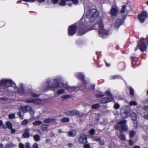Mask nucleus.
I'll return each instance as SVG.
<instances>
[{
  "label": "nucleus",
  "instance_id": "37998d69",
  "mask_svg": "<svg viewBox=\"0 0 148 148\" xmlns=\"http://www.w3.org/2000/svg\"><path fill=\"white\" fill-rule=\"evenodd\" d=\"M126 6L125 5H123L122 6V9L120 11V12L121 13H123L125 11V9L126 8Z\"/></svg>",
  "mask_w": 148,
  "mask_h": 148
},
{
  "label": "nucleus",
  "instance_id": "412c9836",
  "mask_svg": "<svg viewBox=\"0 0 148 148\" xmlns=\"http://www.w3.org/2000/svg\"><path fill=\"white\" fill-rule=\"evenodd\" d=\"M105 95H106L107 96L109 97L108 98H113V100H114V97L110 93V90H107L105 92Z\"/></svg>",
  "mask_w": 148,
  "mask_h": 148
},
{
  "label": "nucleus",
  "instance_id": "9b49d317",
  "mask_svg": "<svg viewBox=\"0 0 148 148\" xmlns=\"http://www.w3.org/2000/svg\"><path fill=\"white\" fill-rule=\"evenodd\" d=\"M118 9L117 6H112L110 11L111 15L113 16H116L117 14Z\"/></svg>",
  "mask_w": 148,
  "mask_h": 148
},
{
  "label": "nucleus",
  "instance_id": "393cba45",
  "mask_svg": "<svg viewBox=\"0 0 148 148\" xmlns=\"http://www.w3.org/2000/svg\"><path fill=\"white\" fill-rule=\"evenodd\" d=\"M127 123V121L125 120H121L119 121V122L118 123V124L122 126H123L126 125Z\"/></svg>",
  "mask_w": 148,
  "mask_h": 148
},
{
  "label": "nucleus",
  "instance_id": "8fccbe9b",
  "mask_svg": "<svg viewBox=\"0 0 148 148\" xmlns=\"http://www.w3.org/2000/svg\"><path fill=\"white\" fill-rule=\"evenodd\" d=\"M25 102L28 103H33V99H27L25 100Z\"/></svg>",
  "mask_w": 148,
  "mask_h": 148
},
{
  "label": "nucleus",
  "instance_id": "4468645a",
  "mask_svg": "<svg viewBox=\"0 0 148 148\" xmlns=\"http://www.w3.org/2000/svg\"><path fill=\"white\" fill-rule=\"evenodd\" d=\"M75 76L78 79L81 80L82 82H85L86 81L85 79L84 75L82 73H79L75 75Z\"/></svg>",
  "mask_w": 148,
  "mask_h": 148
},
{
  "label": "nucleus",
  "instance_id": "6e6552de",
  "mask_svg": "<svg viewBox=\"0 0 148 148\" xmlns=\"http://www.w3.org/2000/svg\"><path fill=\"white\" fill-rule=\"evenodd\" d=\"M147 14L145 11L142 12L139 14V22L143 23L145 21V19L147 18Z\"/></svg>",
  "mask_w": 148,
  "mask_h": 148
},
{
  "label": "nucleus",
  "instance_id": "864d4df0",
  "mask_svg": "<svg viewBox=\"0 0 148 148\" xmlns=\"http://www.w3.org/2000/svg\"><path fill=\"white\" fill-rule=\"evenodd\" d=\"M83 147L84 148H90V146L89 144H87L86 143L84 144Z\"/></svg>",
  "mask_w": 148,
  "mask_h": 148
},
{
  "label": "nucleus",
  "instance_id": "13d9d810",
  "mask_svg": "<svg viewBox=\"0 0 148 148\" xmlns=\"http://www.w3.org/2000/svg\"><path fill=\"white\" fill-rule=\"evenodd\" d=\"M13 144L12 143L7 144L5 148H11V147L12 146Z\"/></svg>",
  "mask_w": 148,
  "mask_h": 148
},
{
  "label": "nucleus",
  "instance_id": "cd10ccee",
  "mask_svg": "<svg viewBox=\"0 0 148 148\" xmlns=\"http://www.w3.org/2000/svg\"><path fill=\"white\" fill-rule=\"evenodd\" d=\"M42 122L40 121H36L33 123V124L35 126H37L41 124Z\"/></svg>",
  "mask_w": 148,
  "mask_h": 148
},
{
  "label": "nucleus",
  "instance_id": "052dcab7",
  "mask_svg": "<svg viewBox=\"0 0 148 148\" xmlns=\"http://www.w3.org/2000/svg\"><path fill=\"white\" fill-rule=\"evenodd\" d=\"M106 66L108 67H109L110 66V64L108 63L106 60L104 61Z\"/></svg>",
  "mask_w": 148,
  "mask_h": 148
},
{
  "label": "nucleus",
  "instance_id": "49530a36",
  "mask_svg": "<svg viewBox=\"0 0 148 148\" xmlns=\"http://www.w3.org/2000/svg\"><path fill=\"white\" fill-rule=\"evenodd\" d=\"M105 95V94H98L96 95L95 97L97 98H99L102 97Z\"/></svg>",
  "mask_w": 148,
  "mask_h": 148
},
{
  "label": "nucleus",
  "instance_id": "2eb2a0df",
  "mask_svg": "<svg viewBox=\"0 0 148 148\" xmlns=\"http://www.w3.org/2000/svg\"><path fill=\"white\" fill-rule=\"evenodd\" d=\"M71 116H73L76 115L78 117H81L83 115H81L79 111L76 110H72L70 111Z\"/></svg>",
  "mask_w": 148,
  "mask_h": 148
},
{
  "label": "nucleus",
  "instance_id": "f257e3e1",
  "mask_svg": "<svg viewBox=\"0 0 148 148\" xmlns=\"http://www.w3.org/2000/svg\"><path fill=\"white\" fill-rule=\"evenodd\" d=\"M88 23V22L82 23L78 29V36L83 35L89 31L94 29L97 30L98 28L99 36L103 38L106 37L107 33L106 30L104 29V25L102 21L101 20L97 21L95 24L91 28L88 27L87 25Z\"/></svg>",
  "mask_w": 148,
  "mask_h": 148
},
{
  "label": "nucleus",
  "instance_id": "0e129e2a",
  "mask_svg": "<svg viewBox=\"0 0 148 148\" xmlns=\"http://www.w3.org/2000/svg\"><path fill=\"white\" fill-rule=\"evenodd\" d=\"M139 49V42H137V45L136 48H135L134 51H136Z\"/></svg>",
  "mask_w": 148,
  "mask_h": 148
},
{
  "label": "nucleus",
  "instance_id": "a878e982",
  "mask_svg": "<svg viewBox=\"0 0 148 148\" xmlns=\"http://www.w3.org/2000/svg\"><path fill=\"white\" fill-rule=\"evenodd\" d=\"M49 126V125L43 124L42 125V131H48V127Z\"/></svg>",
  "mask_w": 148,
  "mask_h": 148
},
{
  "label": "nucleus",
  "instance_id": "dca6fc26",
  "mask_svg": "<svg viewBox=\"0 0 148 148\" xmlns=\"http://www.w3.org/2000/svg\"><path fill=\"white\" fill-rule=\"evenodd\" d=\"M29 130L28 128H26L24 130V133L22 134V137L23 138H28L30 136L29 132Z\"/></svg>",
  "mask_w": 148,
  "mask_h": 148
},
{
  "label": "nucleus",
  "instance_id": "ddd939ff",
  "mask_svg": "<svg viewBox=\"0 0 148 148\" xmlns=\"http://www.w3.org/2000/svg\"><path fill=\"white\" fill-rule=\"evenodd\" d=\"M131 119L134 123V127L136 128L137 126V121L136 115L135 113H133L131 114Z\"/></svg>",
  "mask_w": 148,
  "mask_h": 148
},
{
  "label": "nucleus",
  "instance_id": "f704fd0d",
  "mask_svg": "<svg viewBox=\"0 0 148 148\" xmlns=\"http://www.w3.org/2000/svg\"><path fill=\"white\" fill-rule=\"evenodd\" d=\"M34 140L36 141H38L40 140L39 136L37 134L33 136Z\"/></svg>",
  "mask_w": 148,
  "mask_h": 148
},
{
  "label": "nucleus",
  "instance_id": "0eeeda50",
  "mask_svg": "<svg viewBox=\"0 0 148 148\" xmlns=\"http://www.w3.org/2000/svg\"><path fill=\"white\" fill-rule=\"evenodd\" d=\"M121 112L125 118L128 117L130 114V109L127 107H124L121 109Z\"/></svg>",
  "mask_w": 148,
  "mask_h": 148
},
{
  "label": "nucleus",
  "instance_id": "bf43d9fd",
  "mask_svg": "<svg viewBox=\"0 0 148 148\" xmlns=\"http://www.w3.org/2000/svg\"><path fill=\"white\" fill-rule=\"evenodd\" d=\"M25 148H30V144L29 143L27 142L25 144Z\"/></svg>",
  "mask_w": 148,
  "mask_h": 148
},
{
  "label": "nucleus",
  "instance_id": "c85d7f7f",
  "mask_svg": "<svg viewBox=\"0 0 148 148\" xmlns=\"http://www.w3.org/2000/svg\"><path fill=\"white\" fill-rule=\"evenodd\" d=\"M61 1L59 3V5L62 6H65L66 4V1H67L66 0H61Z\"/></svg>",
  "mask_w": 148,
  "mask_h": 148
},
{
  "label": "nucleus",
  "instance_id": "7ed1b4c3",
  "mask_svg": "<svg viewBox=\"0 0 148 148\" xmlns=\"http://www.w3.org/2000/svg\"><path fill=\"white\" fill-rule=\"evenodd\" d=\"M48 84V87L50 88L51 89L54 90V89L58 87L62 88L64 86V83L63 82H59L58 79H54L53 81H51L50 80L47 82Z\"/></svg>",
  "mask_w": 148,
  "mask_h": 148
},
{
  "label": "nucleus",
  "instance_id": "aec40b11",
  "mask_svg": "<svg viewBox=\"0 0 148 148\" xmlns=\"http://www.w3.org/2000/svg\"><path fill=\"white\" fill-rule=\"evenodd\" d=\"M56 119H46L43 121V122L45 123H50L52 122V123H56Z\"/></svg>",
  "mask_w": 148,
  "mask_h": 148
},
{
  "label": "nucleus",
  "instance_id": "a18cd8bd",
  "mask_svg": "<svg viewBox=\"0 0 148 148\" xmlns=\"http://www.w3.org/2000/svg\"><path fill=\"white\" fill-rule=\"evenodd\" d=\"M9 118L10 119H14L15 117V114L14 113H12L9 114L8 115Z\"/></svg>",
  "mask_w": 148,
  "mask_h": 148
},
{
  "label": "nucleus",
  "instance_id": "4d7b16f0",
  "mask_svg": "<svg viewBox=\"0 0 148 148\" xmlns=\"http://www.w3.org/2000/svg\"><path fill=\"white\" fill-rule=\"evenodd\" d=\"M31 95L33 97H38L40 95H37L34 93H31Z\"/></svg>",
  "mask_w": 148,
  "mask_h": 148
},
{
  "label": "nucleus",
  "instance_id": "473e14b6",
  "mask_svg": "<svg viewBox=\"0 0 148 148\" xmlns=\"http://www.w3.org/2000/svg\"><path fill=\"white\" fill-rule=\"evenodd\" d=\"M121 130L123 131H127L128 130V127L126 125L122 126H121Z\"/></svg>",
  "mask_w": 148,
  "mask_h": 148
},
{
  "label": "nucleus",
  "instance_id": "680f3d73",
  "mask_svg": "<svg viewBox=\"0 0 148 148\" xmlns=\"http://www.w3.org/2000/svg\"><path fill=\"white\" fill-rule=\"evenodd\" d=\"M23 1L25 2H33L35 1V0H22Z\"/></svg>",
  "mask_w": 148,
  "mask_h": 148
},
{
  "label": "nucleus",
  "instance_id": "f03ea898",
  "mask_svg": "<svg viewBox=\"0 0 148 148\" xmlns=\"http://www.w3.org/2000/svg\"><path fill=\"white\" fill-rule=\"evenodd\" d=\"M12 87L14 88H16L15 83L11 80L7 79H1L0 81V89H3L1 91L3 92H8V88Z\"/></svg>",
  "mask_w": 148,
  "mask_h": 148
},
{
  "label": "nucleus",
  "instance_id": "1a4fd4ad",
  "mask_svg": "<svg viewBox=\"0 0 148 148\" xmlns=\"http://www.w3.org/2000/svg\"><path fill=\"white\" fill-rule=\"evenodd\" d=\"M99 16V13L97 10H95V11L92 13V14L89 18V22H93Z\"/></svg>",
  "mask_w": 148,
  "mask_h": 148
},
{
  "label": "nucleus",
  "instance_id": "69168bd1",
  "mask_svg": "<svg viewBox=\"0 0 148 148\" xmlns=\"http://www.w3.org/2000/svg\"><path fill=\"white\" fill-rule=\"evenodd\" d=\"M18 115L19 116V118L20 119H23V116L21 114V113L20 112H19L18 113Z\"/></svg>",
  "mask_w": 148,
  "mask_h": 148
},
{
  "label": "nucleus",
  "instance_id": "9d476101",
  "mask_svg": "<svg viewBox=\"0 0 148 148\" xmlns=\"http://www.w3.org/2000/svg\"><path fill=\"white\" fill-rule=\"evenodd\" d=\"M87 137L84 134H82L78 139L79 142L81 144L87 143Z\"/></svg>",
  "mask_w": 148,
  "mask_h": 148
},
{
  "label": "nucleus",
  "instance_id": "c9c22d12",
  "mask_svg": "<svg viewBox=\"0 0 148 148\" xmlns=\"http://www.w3.org/2000/svg\"><path fill=\"white\" fill-rule=\"evenodd\" d=\"M119 137V139L122 140L124 141L126 139L125 136L123 134L120 135Z\"/></svg>",
  "mask_w": 148,
  "mask_h": 148
},
{
  "label": "nucleus",
  "instance_id": "3c124183",
  "mask_svg": "<svg viewBox=\"0 0 148 148\" xmlns=\"http://www.w3.org/2000/svg\"><path fill=\"white\" fill-rule=\"evenodd\" d=\"M120 76L117 75H115L114 76H112V79H115L120 78Z\"/></svg>",
  "mask_w": 148,
  "mask_h": 148
},
{
  "label": "nucleus",
  "instance_id": "72a5a7b5",
  "mask_svg": "<svg viewBox=\"0 0 148 148\" xmlns=\"http://www.w3.org/2000/svg\"><path fill=\"white\" fill-rule=\"evenodd\" d=\"M129 90L130 94L131 96H133L134 95V89L131 87H129Z\"/></svg>",
  "mask_w": 148,
  "mask_h": 148
},
{
  "label": "nucleus",
  "instance_id": "774afa93",
  "mask_svg": "<svg viewBox=\"0 0 148 148\" xmlns=\"http://www.w3.org/2000/svg\"><path fill=\"white\" fill-rule=\"evenodd\" d=\"M65 114L68 116H71V113H70V111H68L65 112Z\"/></svg>",
  "mask_w": 148,
  "mask_h": 148
},
{
  "label": "nucleus",
  "instance_id": "bb28decb",
  "mask_svg": "<svg viewBox=\"0 0 148 148\" xmlns=\"http://www.w3.org/2000/svg\"><path fill=\"white\" fill-rule=\"evenodd\" d=\"M74 130H70L68 134V135L69 137H74L75 135V134H74L73 131Z\"/></svg>",
  "mask_w": 148,
  "mask_h": 148
},
{
  "label": "nucleus",
  "instance_id": "20e7f679",
  "mask_svg": "<svg viewBox=\"0 0 148 148\" xmlns=\"http://www.w3.org/2000/svg\"><path fill=\"white\" fill-rule=\"evenodd\" d=\"M78 29L77 23L70 25L68 28V34L70 36H72L75 34Z\"/></svg>",
  "mask_w": 148,
  "mask_h": 148
},
{
  "label": "nucleus",
  "instance_id": "6e6d98bb",
  "mask_svg": "<svg viewBox=\"0 0 148 148\" xmlns=\"http://www.w3.org/2000/svg\"><path fill=\"white\" fill-rule=\"evenodd\" d=\"M33 148H38V144L36 143H34L32 146Z\"/></svg>",
  "mask_w": 148,
  "mask_h": 148
},
{
  "label": "nucleus",
  "instance_id": "a19ab883",
  "mask_svg": "<svg viewBox=\"0 0 148 148\" xmlns=\"http://www.w3.org/2000/svg\"><path fill=\"white\" fill-rule=\"evenodd\" d=\"M89 132L91 135H92L95 134V131L94 129L92 128L89 130Z\"/></svg>",
  "mask_w": 148,
  "mask_h": 148
},
{
  "label": "nucleus",
  "instance_id": "2f4dec72",
  "mask_svg": "<svg viewBox=\"0 0 148 148\" xmlns=\"http://www.w3.org/2000/svg\"><path fill=\"white\" fill-rule=\"evenodd\" d=\"M29 106H24L23 107L21 108V110L22 111L24 112H27L28 109L27 107H29Z\"/></svg>",
  "mask_w": 148,
  "mask_h": 148
},
{
  "label": "nucleus",
  "instance_id": "f8f14e48",
  "mask_svg": "<svg viewBox=\"0 0 148 148\" xmlns=\"http://www.w3.org/2000/svg\"><path fill=\"white\" fill-rule=\"evenodd\" d=\"M113 98H108V97H104L101 99L100 103L101 104H106L110 101H113Z\"/></svg>",
  "mask_w": 148,
  "mask_h": 148
},
{
  "label": "nucleus",
  "instance_id": "c03bdc74",
  "mask_svg": "<svg viewBox=\"0 0 148 148\" xmlns=\"http://www.w3.org/2000/svg\"><path fill=\"white\" fill-rule=\"evenodd\" d=\"M120 107L119 104L118 103H115L114 106V108L115 110L119 109Z\"/></svg>",
  "mask_w": 148,
  "mask_h": 148
},
{
  "label": "nucleus",
  "instance_id": "b1692460",
  "mask_svg": "<svg viewBox=\"0 0 148 148\" xmlns=\"http://www.w3.org/2000/svg\"><path fill=\"white\" fill-rule=\"evenodd\" d=\"M6 127L9 129H12V125L10 122L8 121L5 123Z\"/></svg>",
  "mask_w": 148,
  "mask_h": 148
},
{
  "label": "nucleus",
  "instance_id": "58836bf2",
  "mask_svg": "<svg viewBox=\"0 0 148 148\" xmlns=\"http://www.w3.org/2000/svg\"><path fill=\"white\" fill-rule=\"evenodd\" d=\"M122 23L123 22L122 21L119 22H116L115 23L114 26H115L117 28H118L122 24Z\"/></svg>",
  "mask_w": 148,
  "mask_h": 148
},
{
  "label": "nucleus",
  "instance_id": "09e8293b",
  "mask_svg": "<svg viewBox=\"0 0 148 148\" xmlns=\"http://www.w3.org/2000/svg\"><path fill=\"white\" fill-rule=\"evenodd\" d=\"M64 92V90L63 89H60L57 91V93L58 94H61L63 93Z\"/></svg>",
  "mask_w": 148,
  "mask_h": 148
},
{
  "label": "nucleus",
  "instance_id": "ea45409f",
  "mask_svg": "<svg viewBox=\"0 0 148 148\" xmlns=\"http://www.w3.org/2000/svg\"><path fill=\"white\" fill-rule=\"evenodd\" d=\"M29 109L28 111H29V112L30 113V115H31L32 116L34 115V112L33 111L32 108L30 106H29Z\"/></svg>",
  "mask_w": 148,
  "mask_h": 148
},
{
  "label": "nucleus",
  "instance_id": "c756f323",
  "mask_svg": "<svg viewBox=\"0 0 148 148\" xmlns=\"http://www.w3.org/2000/svg\"><path fill=\"white\" fill-rule=\"evenodd\" d=\"M100 107V105L99 103H96L92 105V109H96L99 108Z\"/></svg>",
  "mask_w": 148,
  "mask_h": 148
},
{
  "label": "nucleus",
  "instance_id": "338daca9",
  "mask_svg": "<svg viewBox=\"0 0 148 148\" xmlns=\"http://www.w3.org/2000/svg\"><path fill=\"white\" fill-rule=\"evenodd\" d=\"M120 128V127L119 125H116L114 126L115 129L116 130H119Z\"/></svg>",
  "mask_w": 148,
  "mask_h": 148
},
{
  "label": "nucleus",
  "instance_id": "5fc2aeb1",
  "mask_svg": "<svg viewBox=\"0 0 148 148\" xmlns=\"http://www.w3.org/2000/svg\"><path fill=\"white\" fill-rule=\"evenodd\" d=\"M129 145L130 146H133L134 145V142L133 141L131 140L130 139L128 140Z\"/></svg>",
  "mask_w": 148,
  "mask_h": 148
},
{
  "label": "nucleus",
  "instance_id": "6ab92c4d",
  "mask_svg": "<svg viewBox=\"0 0 148 148\" xmlns=\"http://www.w3.org/2000/svg\"><path fill=\"white\" fill-rule=\"evenodd\" d=\"M82 85H80L79 88L81 90L83 91L84 90L86 89L87 88V83L86 81L85 83H84V82H82Z\"/></svg>",
  "mask_w": 148,
  "mask_h": 148
},
{
  "label": "nucleus",
  "instance_id": "4be33fe9",
  "mask_svg": "<svg viewBox=\"0 0 148 148\" xmlns=\"http://www.w3.org/2000/svg\"><path fill=\"white\" fill-rule=\"evenodd\" d=\"M136 133V132L134 130H131L129 131V137L130 138H133L135 135Z\"/></svg>",
  "mask_w": 148,
  "mask_h": 148
},
{
  "label": "nucleus",
  "instance_id": "f3484780",
  "mask_svg": "<svg viewBox=\"0 0 148 148\" xmlns=\"http://www.w3.org/2000/svg\"><path fill=\"white\" fill-rule=\"evenodd\" d=\"M17 93L20 95H23L25 92V90L23 88V86H21L19 88H18L17 90Z\"/></svg>",
  "mask_w": 148,
  "mask_h": 148
},
{
  "label": "nucleus",
  "instance_id": "a211bd4d",
  "mask_svg": "<svg viewBox=\"0 0 148 148\" xmlns=\"http://www.w3.org/2000/svg\"><path fill=\"white\" fill-rule=\"evenodd\" d=\"M64 88H65L66 89L71 92L75 91L76 89V88L75 87H70L66 85H65Z\"/></svg>",
  "mask_w": 148,
  "mask_h": 148
},
{
  "label": "nucleus",
  "instance_id": "4c0bfd02",
  "mask_svg": "<svg viewBox=\"0 0 148 148\" xmlns=\"http://www.w3.org/2000/svg\"><path fill=\"white\" fill-rule=\"evenodd\" d=\"M70 119L68 118L64 117L62 119L61 121L63 123L67 122L69 121Z\"/></svg>",
  "mask_w": 148,
  "mask_h": 148
},
{
  "label": "nucleus",
  "instance_id": "7c9ffc66",
  "mask_svg": "<svg viewBox=\"0 0 148 148\" xmlns=\"http://www.w3.org/2000/svg\"><path fill=\"white\" fill-rule=\"evenodd\" d=\"M71 97V96L70 95H65L61 96V98L62 99V100H64Z\"/></svg>",
  "mask_w": 148,
  "mask_h": 148
},
{
  "label": "nucleus",
  "instance_id": "39448f33",
  "mask_svg": "<svg viewBox=\"0 0 148 148\" xmlns=\"http://www.w3.org/2000/svg\"><path fill=\"white\" fill-rule=\"evenodd\" d=\"M148 39L141 38L139 42V49L142 52L145 51L147 49L148 45Z\"/></svg>",
  "mask_w": 148,
  "mask_h": 148
},
{
  "label": "nucleus",
  "instance_id": "de8ad7c7",
  "mask_svg": "<svg viewBox=\"0 0 148 148\" xmlns=\"http://www.w3.org/2000/svg\"><path fill=\"white\" fill-rule=\"evenodd\" d=\"M67 1H71L75 5L78 4V0H66Z\"/></svg>",
  "mask_w": 148,
  "mask_h": 148
},
{
  "label": "nucleus",
  "instance_id": "e2e57ef3",
  "mask_svg": "<svg viewBox=\"0 0 148 148\" xmlns=\"http://www.w3.org/2000/svg\"><path fill=\"white\" fill-rule=\"evenodd\" d=\"M19 148H24V145L22 143H20L19 145Z\"/></svg>",
  "mask_w": 148,
  "mask_h": 148
},
{
  "label": "nucleus",
  "instance_id": "603ef678",
  "mask_svg": "<svg viewBox=\"0 0 148 148\" xmlns=\"http://www.w3.org/2000/svg\"><path fill=\"white\" fill-rule=\"evenodd\" d=\"M28 123V121L27 119H24L23 121L22 124L23 125H26Z\"/></svg>",
  "mask_w": 148,
  "mask_h": 148
},
{
  "label": "nucleus",
  "instance_id": "e433bc0d",
  "mask_svg": "<svg viewBox=\"0 0 148 148\" xmlns=\"http://www.w3.org/2000/svg\"><path fill=\"white\" fill-rule=\"evenodd\" d=\"M137 105V103L136 101H133V100L131 101L130 102V103H129V105L130 106H136Z\"/></svg>",
  "mask_w": 148,
  "mask_h": 148
},
{
  "label": "nucleus",
  "instance_id": "79ce46f5",
  "mask_svg": "<svg viewBox=\"0 0 148 148\" xmlns=\"http://www.w3.org/2000/svg\"><path fill=\"white\" fill-rule=\"evenodd\" d=\"M97 141H99V144L101 145L102 146L104 145L105 144V143L102 140H101V138H100V139H97Z\"/></svg>",
  "mask_w": 148,
  "mask_h": 148
},
{
  "label": "nucleus",
  "instance_id": "5701e85b",
  "mask_svg": "<svg viewBox=\"0 0 148 148\" xmlns=\"http://www.w3.org/2000/svg\"><path fill=\"white\" fill-rule=\"evenodd\" d=\"M41 102V100L38 99H34L33 103L37 105H39Z\"/></svg>",
  "mask_w": 148,
  "mask_h": 148
},
{
  "label": "nucleus",
  "instance_id": "423d86ee",
  "mask_svg": "<svg viewBox=\"0 0 148 148\" xmlns=\"http://www.w3.org/2000/svg\"><path fill=\"white\" fill-rule=\"evenodd\" d=\"M135 54H133L130 57V59L132 61V64L133 68H135L139 65V62H138V58Z\"/></svg>",
  "mask_w": 148,
  "mask_h": 148
}]
</instances>
